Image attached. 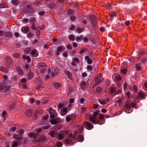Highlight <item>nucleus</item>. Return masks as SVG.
<instances>
[{
	"instance_id": "obj_1",
	"label": "nucleus",
	"mask_w": 147,
	"mask_h": 147,
	"mask_svg": "<svg viewBox=\"0 0 147 147\" xmlns=\"http://www.w3.org/2000/svg\"><path fill=\"white\" fill-rule=\"evenodd\" d=\"M80 86L81 89L84 91H85L88 88V84L85 82L82 81L81 82Z\"/></svg>"
},
{
	"instance_id": "obj_2",
	"label": "nucleus",
	"mask_w": 147,
	"mask_h": 147,
	"mask_svg": "<svg viewBox=\"0 0 147 147\" xmlns=\"http://www.w3.org/2000/svg\"><path fill=\"white\" fill-rule=\"evenodd\" d=\"M13 138L15 140L18 141L21 140L23 138L21 134H15L13 136Z\"/></svg>"
},
{
	"instance_id": "obj_3",
	"label": "nucleus",
	"mask_w": 147,
	"mask_h": 147,
	"mask_svg": "<svg viewBox=\"0 0 147 147\" xmlns=\"http://www.w3.org/2000/svg\"><path fill=\"white\" fill-rule=\"evenodd\" d=\"M65 75L67 76L68 78L70 80H73L72 74L69 71H66L65 72Z\"/></svg>"
},
{
	"instance_id": "obj_4",
	"label": "nucleus",
	"mask_w": 147,
	"mask_h": 147,
	"mask_svg": "<svg viewBox=\"0 0 147 147\" xmlns=\"http://www.w3.org/2000/svg\"><path fill=\"white\" fill-rule=\"evenodd\" d=\"M86 127V128L88 129H92L93 127V125L87 122H86L84 123Z\"/></svg>"
},
{
	"instance_id": "obj_5",
	"label": "nucleus",
	"mask_w": 147,
	"mask_h": 147,
	"mask_svg": "<svg viewBox=\"0 0 147 147\" xmlns=\"http://www.w3.org/2000/svg\"><path fill=\"white\" fill-rule=\"evenodd\" d=\"M29 137L30 138H36V137L38 136V134L37 133L32 132L28 134Z\"/></svg>"
},
{
	"instance_id": "obj_6",
	"label": "nucleus",
	"mask_w": 147,
	"mask_h": 147,
	"mask_svg": "<svg viewBox=\"0 0 147 147\" xmlns=\"http://www.w3.org/2000/svg\"><path fill=\"white\" fill-rule=\"evenodd\" d=\"M63 142L65 144H68L70 145H72L73 144V143L72 140H70L69 138L67 139L63 140Z\"/></svg>"
},
{
	"instance_id": "obj_7",
	"label": "nucleus",
	"mask_w": 147,
	"mask_h": 147,
	"mask_svg": "<svg viewBox=\"0 0 147 147\" xmlns=\"http://www.w3.org/2000/svg\"><path fill=\"white\" fill-rule=\"evenodd\" d=\"M55 112V111L52 109H50V110L49 113L50 115V117L51 119H53L55 117V116L54 114Z\"/></svg>"
},
{
	"instance_id": "obj_8",
	"label": "nucleus",
	"mask_w": 147,
	"mask_h": 147,
	"mask_svg": "<svg viewBox=\"0 0 147 147\" xmlns=\"http://www.w3.org/2000/svg\"><path fill=\"white\" fill-rule=\"evenodd\" d=\"M21 30L22 32L25 33H27L29 31V29L28 27L26 26L22 27Z\"/></svg>"
},
{
	"instance_id": "obj_9",
	"label": "nucleus",
	"mask_w": 147,
	"mask_h": 147,
	"mask_svg": "<svg viewBox=\"0 0 147 147\" xmlns=\"http://www.w3.org/2000/svg\"><path fill=\"white\" fill-rule=\"evenodd\" d=\"M96 118L94 117H91L90 118V120L94 124H96L97 123L96 122Z\"/></svg>"
},
{
	"instance_id": "obj_10",
	"label": "nucleus",
	"mask_w": 147,
	"mask_h": 147,
	"mask_svg": "<svg viewBox=\"0 0 147 147\" xmlns=\"http://www.w3.org/2000/svg\"><path fill=\"white\" fill-rule=\"evenodd\" d=\"M63 47H57V53L56 54V55L59 56L60 52H61L63 50Z\"/></svg>"
},
{
	"instance_id": "obj_11",
	"label": "nucleus",
	"mask_w": 147,
	"mask_h": 147,
	"mask_svg": "<svg viewBox=\"0 0 147 147\" xmlns=\"http://www.w3.org/2000/svg\"><path fill=\"white\" fill-rule=\"evenodd\" d=\"M60 133L62 134L64 137H65L69 133V130H66L64 131H61Z\"/></svg>"
},
{
	"instance_id": "obj_12",
	"label": "nucleus",
	"mask_w": 147,
	"mask_h": 147,
	"mask_svg": "<svg viewBox=\"0 0 147 147\" xmlns=\"http://www.w3.org/2000/svg\"><path fill=\"white\" fill-rule=\"evenodd\" d=\"M102 76V74L99 73L97 74L95 76V81L98 80V79L101 78Z\"/></svg>"
},
{
	"instance_id": "obj_13",
	"label": "nucleus",
	"mask_w": 147,
	"mask_h": 147,
	"mask_svg": "<svg viewBox=\"0 0 147 147\" xmlns=\"http://www.w3.org/2000/svg\"><path fill=\"white\" fill-rule=\"evenodd\" d=\"M135 68L137 71L140 70L141 68V63H136L135 65Z\"/></svg>"
},
{
	"instance_id": "obj_14",
	"label": "nucleus",
	"mask_w": 147,
	"mask_h": 147,
	"mask_svg": "<svg viewBox=\"0 0 147 147\" xmlns=\"http://www.w3.org/2000/svg\"><path fill=\"white\" fill-rule=\"evenodd\" d=\"M114 76L115 79L117 81L120 80L121 79V76L117 74L114 75L113 76Z\"/></svg>"
},
{
	"instance_id": "obj_15",
	"label": "nucleus",
	"mask_w": 147,
	"mask_h": 147,
	"mask_svg": "<svg viewBox=\"0 0 147 147\" xmlns=\"http://www.w3.org/2000/svg\"><path fill=\"white\" fill-rule=\"evenodd\" d=\"M6 60L7 63L9 64H11L12 63V60L11 58L9 57H6Z\"/></svg>"
},
{
	"instance_id": "obj_16",
	"label": "nucleus",
	"mask_w": 147,
	"mask_h": 147,
	"mask_svg": "<svg viewBox=\"0 0 147 147\" xmlns=\"http://www.w3.org/2000/svg\"><path fill=\"white\" fill-rule=\"evenodd\" d=\"M83 36H80L79 37L77 36L76 40L78 42H80L83 39Z\"/></svg>"
},
{
	"instance_id": "obj_17",
	"label": "nucleus",
	"mask_w": 147,
	"mask_h": 147,
	"mask_svg": "<svg viewBox=\"0 0 147 147\" xmlns=\"http://www.w3.org/2000/svg\"><path fill=\"white\" fill-rule=\"evenodd\" d=\"M77 139L79 142H82L83 140V137L82 135L79 136H78Z\"/></svg>"
},
{
	"instance_id": "obj_18",
	"label": "nucleus",
	"mask_w": 147,
	"mask_h": 147,
	"mask_svg": "<svg viewBox=\"0 0 147 147\" xmlns=\"http://www.w3.org/2000/svg\"><path fill=\"white\" fill-rule=\"evenodd\" d=\"M40 73L41 74V75L42 76V75L46 71V69L45 68H41L40 70Z\"/></svg>"
},
{
	"instance_id": "obj_19",
	"label": "nucleus",
	"mask_w": 147,
	"mask_h": 147,
	"mask_svg": "<svg viewBox=\"0 0 147 147\" xmlns=\"http://www.w3.org/2000/svg\"><path fill=\"white\" fill-rule=\"evenodd\" d=\"M58 135V139L59 140H62L64 138L61 133L59 134Z\"/></svg>"
},
{
	"instance_id": "obj_20",
	"label": "nucleus",
	"mask_w": 147,
	"mask_h": 147,
	"mask_svg": "<svg viewBox=\"0 0 147 147\" xmlns=\"http://www.w3.org/2000/svg\"><path fill=\"white\" fill-rule=\"evenodd\" d=\"M115 86L109 88V92L110 93H113L115 92Z\"/></svg>"
},
{
	"instance_id": "obj_21",
	"label": "nucleus",
	"mask_w": 147,
	"mask_h": 147,
	"mask_svg": "<svg viewBox=\"0 0 147 147\" xmlns=\"http://www.w3.org/2000/svg\"><path fill=\"white\" fill-rule=\"evenodd\" d=\"M0 70L3 72L5 73L8 72V71L7 69L3 67H1L0 68Z\"/></svg>"
},
{
	"instance_id": "obj_22",
	"label": "nucleus",
	"mask_w": 147,
	"mask_h": 147,
	"mask_svg": "<svg viewBox=\"0 0 147 147\" xmlns=\"http://www.w3.org/2000/svg\"><path fill=\"white\" fill-rule=\"evenodd\" d=\"M138 95L140 97L144 98L145 97V94L143 92H140L138 94Z\"/></svg>"
},
{
	"instance_id": "obj_23",
	"label": "nucleus",
	"mask_w": 147,
	"mask_h": 147,
	"mask_svg": "<svg viewBox=\"0 0 147 147\" xmlns=\"http://www.w3.org/2000/svg\"><path fill=\"white\" fill-rule=\"evenodd\" d=\"M55 132L53 131H50L49 132V135L51 137H55Z\"/></svg>"
},
{
	"instance_id": "obj_24",
	"label": "nucleus",
	"mask_w": 147,
	"mask_h": 147,
	"mask_svg": "<svg viewBox=\"0 0 147 147\" xmlns=\"http://www.w3.org/2000/svg\"><path fill=\"white\" fill-rule=\"evenodd\" d=\"M99 102L102 105H104L107 103L106 101L104 100H100Z\"/></svg>"
},
{
	"instance_id": "obj_25",
	"label": "nucleus",
	"mask_w": 147,
	"mask_h": 147,
	"mask_svg": "<svg viewBox=\"0 0 147 147\" xmlns=\"http://www.w3.org/2000/svg\"><path fill=\"white\" fill-rule=\"evenodd\" d=\"M47 140V138L46 137H43L39 139L38 140L39 142H42L45 141H46Z\"/></svg>"
},
{
	"instance_id": "obj_26",
	"label": "nucleus",
	"mask_w": 147,
	"mask_h": 147,
	"mask_svg": "<svg viewBox=\"0 0 147 147\" xmlns=\"http://www.w3.org/2000/svg\"><path fill=\"white\" fill-rule=\"evenodd\" d=\"M57 147H61L63 146V143L61 142H58L56 144Z\"/></svg>"
},
{
	"instance_id": "obj_27",
	"label": "nucleus",
	"mask_w": 147,
	"mask_h": 147,
	"mask_svg": "<svg viewBox=\"0 0 147 147\" xmlns=\"http://www.w3.org/2000/svg\"><path fill=\"white\" fill-rule=\"evenodd\" d=\"M17 70L18 72L19 73L21 74V75H22L23 74V71L20 69V68L18 67L17 68Z\"/></svg>"
},
{
	"instance_id": "obj_28",
	"label": "nucleus",
	"mask_w": 147,
	"mask_h": 147,
	"mask_svg": "<svg viewBox=\"0 0 147 147\" xmlns=\"http://www.w3.org/2000/svg\"><path fill=\"white\" fill-rule=\"evenodd\" d=\"M51 123L52 124H56L57 123V121L55 119H52L50 120Z\"/></svg>"
},
{
	"instance_id": "obj_29",
	"label": "nucleus",
	"mask_w": 147,
	"mask_h": 147,
	"mask_svg": "<svg viewBox=\"0 0 147 147\" xmlns=\"http://www.w3.org/2000/svg\"><path fill=\"white\" fill-rule=\"evenodd\" d=\"M102 90V88L100 87H98L96 89V92L97 93H99Z\"/></svg>"
},
{
	"instance_id": "obj_30",
	"label": "nucleus",
	"mask_w": 147,
	"mask_h": 147,
	"mask_svg": "<svg viewBox=\"0 0 147 147\" xmlns=\"http://www.w3.org/2000/svg\"><path fill=\"white\" fill-rule=\"evenodd\" d=\"M99 112V111L98 110L96 111L94 113L93 116L96 118L97 116L98 115Z\"/></svg>"
},
{
	"instance_id": "obj_31",
	"label": "nucleus",
	"mask_w": 147,
	"mask_h": 147,
	"mask_svg": "<svg viewBox=\"0 0 147 147\" xmlns=\"http://www.w3.org/2000/svg\"><path fill=\"white\" fill-rule=\"evenodd\" d=\"M56 3V2L55 3H50L49 4V6L50 8H52L53 7H54L55 6V3Z\"/></svg>"
},
{
	"instance_id": "obj_32",
	"label": "nucleus",
	"mask_w": 147,
	"mask_h": 147,
	"mask_svg": "<svg viewBox=\"0 0 147 147\" xmlns=\"http://www.w3.org/2000/svg\"><path fill=\"white\" fill-rule=\"evenodd\" d=\"M54 86L55 88H58L60 86V84L57 82H55L54 83Z\"/></svg>"
},
{
	"instance_id": "obj_33",
	"label": "nucleus",
	"mask_w": 147,
	"mask_h": 147,
	"mask_svg": "<svg viewBox=\"0 0 147 147\" xmlns=\"http://www.w3.org/2000/svg\"><path fill=\"white\" fill-rule=\"evenodd\" d=\"M84 29L83 28H78L77 29V32L78 33H80L83 31Z\"/></svg>"
},
{
	"instance_id": "obj_34",
	"label": "nucleus",
	"mask_w": 147,
	"mask_h": 147,
	"mask_svg": "<svg viewBox=\"0 0 147 147\" xmlns=\"http://www.w3.org/2000/svg\"><path fill=\"white\" fill-rule=\"evenodd\" d=\"M116 16V13L115 12H112L110 15V16L112 18L113 17L115 16Z\"/></svg>"
},
{
	"instance_id": "obj_35",
	"label": "nucleus",
	"mask_w": 147,
	"mask_h": 147,
	"mask_svg": "<svg viewBox=\"0 0 147 147\" xmlns=\"http://www.w3.org/2000/svg\"><path fill=\"white\" fill-rule=\"evenodd\" d=\"M70 40H75L74 37L72 35H71L68 36Z\"/></svg>"
},
{
	"instance_id": "obj_36",
	"label": "nucleus",
	"mask_w": 147,
	"mask_h": 147,
	"mask_svg": "<svg viewBox=\"0 0 147 147\" xmlns=\"http://www.w3.org/2000/svg\"><path fill=\"white\" fill-rule=\"evenodd\" d=\"M62 111L65 113V114L67 112V109L66 107H64L62 109Z\"/></svg>"
},
{
	"instance_id": "obj_37",
	"label": "nucleus",
	"mask_w": 147,
	"mask_h": 147,
	"mask_svg": "<svg viewBox=\"0 0 147 147\" xmlns=\"http://www.w3.org/2000/svg\"><path fill=\"white\" fill-rule=\"evenodd\" d=\"M13 56L14 58H18L20 57V55L18 53H15L13 54Z\"/></svg>"
},
{
	"instance_id": "obj_38",
	"label": "nucleus",
	"mask_w": 147,
	"mask_h": 147,
	"mask_svg": "<svg viewBox=\"0 0 147 147\" xmlns=\"http://www.w3.org/2000/svg\"><path fill=\"white\" fill-rule=\"evenodd\" d=\"M30 50L29 48L26 49L25 50L24 53L25 54H28L30 52Z\"/></svg>"
},
{
	"instance_id": "obj_39",
	"label": "nucleus",
	"mask_w": 147,
	"mask_h": 147,
	"mask_svg": "<svg viewBox=\"0 0 147 147\" xmlns=\"http://www.w3.org/2000/svg\"><path fill=\"white\" fill-rule=\"evenodd\" d=\"M64 106L63 104L61 103L58 106V107L59 109H61Z\"/></svg>"
},
{
	"instance_id": "obj_40",
	"label": "nucleus",
	"mask_w": 147,
	"mask_h": 147,
	"mask_svg": "<svg viewBox=\"0 0 147 147\" xmlns=\"http://www.w3.org/2000/svg\"><path fill=\"white\" fill-rule=\"evenodd\" d=\"M121 72L123 74H125L127 72V70L125 69H123L121 70Z\"/></svg>"
},
{
	"instance_id": "obj_41",
	"label": "nucleus",
	"mask_w": 147,
	"mask_h": 147,
	"mask_svg": "<svg viewBox=\"0 0 147 147\" xmlns=\"http://www.w3.org/2000/svg\"><path fill=\"white\" fill-rule=\"evenodd\" d=\"M24 131L23 130L20 129L18 130L17 132L18 133V134L22 135Z\"/></svg>"
},
{
	"instance_id": "obj_42",
	"label": "nucleus",
	"mask_w": 147,
	"mask_h": 147,
	"mask_svg": "<svg viewBox=\"0 0 147 147\" xmlns=\"http://www.w3.org/2000/svg\"><path fill=\"white\" fill-rule=\"evenodd\" d=\"M70 19L71 21H75L76 19V17L74 16H71L70 17Z\"/></svg>"
},
{
	"instance_id": "obj_43",
	"label": "nucleus",
	"mask_w": 147,
	"mask_h": 147,
	"mask_svg": "<svg viewBox=\"0 0 147 147\" xmlns=\"http://www.w3.org/2000/svg\"><path fill=\"white\" fill-rule=\"evenodd\" d=\"M18 145V143L16 142H14L12 145V147H16Z\"/></svg>"
},
{
	"instance_id": "obj_44",
	"label": "nucleus",
	"mask_w": 147,
	"mask_h": 147,
	"mask_svg": "<svg viewBox=\"0 0 147 147\" xmlns=\"http://www.w3.org/2000/svg\"><path fill=\"white\" fill-rule=\"evenodd\" d=\"M73 60L77 63H78L79 61V60L76 57L74 58Z\"/></svg>"
},
{
	"instance_id": "obj_45",
	"label": "nucleus",
	"mask_w": 147,
	"mask_h": 147,
	"mask_svg": "<svg viewBox=\"0 0 147 147\" xmlns=\"http://www.w3.org/2000/svg\"><path fill=\"white\" fill-rule=\"evenodd\" d=\"M84 101L85 100L83 98H81L79 100V102L81 104L83 103V102H84Z\"/></svg>"
},
{
	"instance_id": "obj_46",
	"label": "nucleus",
	"mask_w": 147,
	"mask_h": 147,
	"mask_svg": "<svg viewBox=\"0 0 147 147\" xmlns=\"http://www.w3.org/2000/svg\"><path fill=\"white\" fill-rule=\"evenodd\" d=\"M81 109H82V112H84L86 110V108L85 107H82Z\"/></svg>"
},
{
	"instance_id": "obj_47",
	"label": "nucleus",
	"mask_w": 147,
	"mask_h": 147,
	"mask_svg": "<svg viewBox=\"0 0 147 147\" xmlns=\"http://www.w3.org/2000/svg\"><path fill=\"white\" fill-rule=\"evenodd\" d=\"M99 118L100 120H102L104 119V116L102 115L101 114H100L99 115Z\"/></svg>"
},
{
	"instance_id": "obj_48",
	"label": "nucleus",
	"mask_w": 147,
	"mask_h": 147,
	"mask_svg": "<svg viewBox=\"0 0 147 147\" xmlns=\"http://www.w3.org/2000/svg\"><path fill=\"white\" fill-rule=\"evenodd\" d=\"M12 3L13 5H17V1L16 0H13L12 1Z\"/></svg>"
},
{
	"instance_id": "obj_49",
	"label": "nucleus",
	"mask_w": 147,
	"mask_h": 147,
	"mask_svg": "<svg viewBox=\"0 0 147 147\" xmlns=\"http://www.w3.org/2000/svg\"><path fill=\"white\" fill-rule=\"evenodd\" d=\"M87 63L88 64H91L92 63V60L90 59H88L87 61Z\"/></svg>"
},
{
	"instance_id": "obj_50",
	"label": "nucleus",
	"mask_w": 147,
	"mask_h": 147,
	"mask_svg": "<svg viewBox=\"0 0 147 147\" xmlns=\"http://www.w3.org/2000/svg\"><path fill=\"white\" fill-rule=\"evenodd\" d=\"M32 29L33 30H36V27L35 26V24L34 23H33V24H32Z\"/></svg>"
},
{
	"instance_id": "obj_51",
	"label": "nucleus",
	"mask_w": 147,
	"mask_h": 147,
	"mask_svg": "<svg viewBox=\"0 0 147 147\" xmlns=\"http://www.w3.org/2000/svg\"><path fill=\"white\" fill-rule=\"evenodd\" d=\"M28 21V20L27 19H24L23 20V22L24 23H26Z\"/></svg>"
},
{
	"instance_id": "obj_52",
	"label": "nucleus",
	"mask_w": 147,
	"mask_h": 147,
	"mask_svg": "<svg viewBox=\"0 0 147 147\" xmlns=\"http://www.w3.org/2000/svg\"><path fill=\"white\" fill-rule=\"evenodd\" d=\"M68 55L67 53L66 52H64L63 53V55L64 57H66Z\"/></svg>"
},
{
	"instance_id": "obj_53",
	"label": "nucleus",
	"mask_w": 147,
	"mask_h": 147,
	"mask_svg": "<svg viewBox=\"0 0 147 147\" xmlns=\"http://www.w3.org/2000/svg\"><path fill=\"white\" fill-rule=\"evenodd\" d=\"M87 69L90 70H91L92 69V67L91 65H88L87 66Z\"/></svg>"
},
{
	"instance_id": "obj_54",
	"label": "nucleus",
	"mask_w": 147,
	"mask_h": 147,
	"mask_svg": "<svg viewBox=\"0 0 147 147\" xmlns=\"http://www.w3.org/2000/svg\"><path fill=\"white\" fill-rule=\"evenodd\" d=\"M126 107L127 109H130L131 108V105L128 104H126Z\"/></svg>"
},
{
	"instance_id": "obj_55",
	"label": "nucleus",
	"mask_w": 147,
	"mask_h": 147,
	"mask_svg": "<svg viewBox=\"0 0 147 147\" xmlns=\"http://www.w3.org/2000/svg\"><path fill=\"white\" fill-rule=\"evenodd\" d=\"M74 101V99L73 98H71L69 99V103H72Z\"/></svg>"
},
{
	"instance_id": "obj_56",
	"label": "nucleus",
	"mask_w": 147,
	"mask_h": 147,
	"mask_svg": "<svg viewBox=\"0 0 147 147\" xmlns=\"http://www.w3.org/2000/svg\"><path fill=\"white\" fill-rule=\"evenodd\" d=\"M66 121L69 122L71 121V119L69 117H66Z\"/></svg>"
},
{
	"instance_id": "obj_57",
	"label": "nucleus",
	"mask_w": 147,
	"mask_h": 147,
	"mask_svg": "<svg viewBox=\"0 0 147 147\" xmlns=\"http://www.w3.org/2000/svg\"><path fill=\"white\" fill-rule=\"evenodd\" d=\"M26 59L28 62H29L30 61L31 59L29 56H27L26 57Z\"/></svg>"
},
{
	"instance_id": "obj_58",
	"label": "nucleus",
	"mask_w": 147,
	"mask_h": 147,
	"mask_svg": "<svg viewBox=\"0 0 147 147\" xmlns=\"http://www.w3.org/2000/svg\"><path fill=\"white\" fill-rule=\"evenodd\" d=\"M69 136L70 137H71L73 139H74L76 136L75 135H74V134H69Z\"/></svg>"
},
{
	"instance_id": "obj_59",
	"label": "nucleus",
	"mask_w": 147,
	"mask_h": 147,
	"mask_svg": "<svg viewBox=\"0 0 147 147\" xmlns=\"http://www.w3.org/2000/svg\"><path fill=\"white\" fill-rule=\"evenodd\" d=\"M127 87V84L126 83H124L123 88L124 90L126 89Z\"/></svg>"
},
{
	"instance_id": "obj_60",
	"label": "nucleus",
	"mask_w": 147,
	"mask_h": 147,
	"mask_svg": "<svg viewBox=\"0 0 147 147\" xmlns=\"http://www.w3.org/2000/svg\"><path fill=\"white\" fill-rule=\"evenodd\" d=\"M3 77L4 81H6L7 80V76L5 75L4 76H3Z\"/></svg>"
},
{
	"instance_id": "obj_61",
	"label": "nucleus",
	"mask_w": 147,
	"mask_h": 147,
	"mask_svg": "<svg viewBox=\"0 0 147 147\" xmlns=\"http://www.w3.org/2000/svg\"><path fill=\"white\" fill-rule=\"evenodd\" d=\"M82 77H85L87 76V74L86 72H84L82 74Z\"/></svg>"
},
{
	"instance_id": "obj_62",
	"label": "nucleus",
	"mask_w": 147,
	"mask_h": 147,
	"mask_svg": "<svg viewBox=\"0 0 147 147\" xmlns=\"http://www.w3.org/2000/svg\"><path fill=\"white\" fill-rule=\"evenodd\" d=\"M83 128L82 127H80L79 128V131L80 133H81L83 130Z\"/></svg>"
},
{
	"instance_id": "obj_63",
	"label": "nucleus",
	"mask_w": 147,
	"mask_h": 147,
	"mask_svg": "<svg viewBox=\"0 0 147 147\" xmlns=\"http://www.w3.org/2000/svg\"><path fill=\"white\" fill-rule=\"evenodd\" d=\"M16 129L15 127H12L10 129V130L11 131H15Z\"/></svg>"
},
{
	"instance_id": "obj_64",
	"label": "nucleus",
	"mask_w": 147,
	"mask_h": 147,
	"mask_svg": "<svg viewBox=\"0 0 147 147\" xmlns=\"http://www.w3.org/2000/svg\"><path fill=\"white\" fill-rule=\"evenodd\" d=\"M76 63H77L73 60L71 64L74 66H75L76 65Z\"/></svg>"
}]
</instances>
